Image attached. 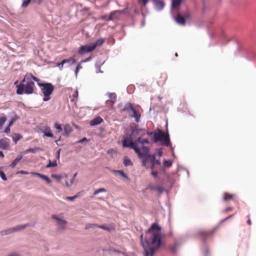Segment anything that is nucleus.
Segmentation results:
<instances>
[{"instance_id": "obj_1", "label": "nucleus", "mask_w": 256, "mask_h": 256, "mask_svg": "<svg viewBox=\"0 0 256 256\" xmlns=\"http://www.w3.org/2000/svg\"><path fill=\"white\" fill-rule=\"evenodd\" d=\"M150 238V243L148 240H143V235L140 236L142 244L144 250V256H153L154 253L160 247L162 235L158 225H152L146 234Z\"/></svg>"}, {"instance_id": "obj_2", "label": "nucleus", "mask_w": 256, "mask_h": 256, "mask_svg": "<svg viewBox=\"0 0 256 256\" xmlns=\"http://www.w3.org/2000/svg\"><path fill=\"white\" fill-rule=\"evenodd\" d=\"M40 80L30 73H27L20 84L17 86L16 94H32L34 92V82Z\"/></svg>"}, {"instance_id": "obj_3", "label": "nucleus", "mask_w": 256, "mask_h": 256, "mask_svg": "<svg viewBox=\"0 0 256 256\" xmlns=\"http://www.w3.org/2000/svg\"><path fill=\"white\" fill-rule=\"evenodd\" d=\"M142 158V166L146 168H150L151 170H153L154 166L160 164V160L156 159L154 154L145 156Z\"/></svg>"}, {"instance_id": "obj_4", "label": "nucleus", "mask_w": 256, "mask_h": 256, "mask_svg": "<svg viewBox=\"0 0 256 256\" xmlns=\"http://www.w3.org/2000/svg\"><path fill=\"white\" fill-rule=\"evenodd\" d=\"M154 140L155 142H161L163 145L166 146H168L170 144L168 134H165L160 130H159L158 132L154 134Z\"/></svg>"}, {"instance_id": "obj_5", "label": "nucleus", "mask_w": 256, "mask_h": 256, "mask_svg": "<svg viewBox=\"0 0 256 256\" xmlns=\"http://www.w3.org/2000/svg\"><path fill=\"white\" fill-rule=\"evenodd\" d=\"M42 88V92L44 96V101H48L50 99V96L54 90V86L50 83L39 84Z\"/></svg>"}, {"instance_id": "obj_6", "label": "nucleus", "mask_w": 256, "mask_h": 256, "mask_svg": "<svg viewBox=\"0 0 256 256\" xmlns=\"http://www.w3.org/2000/svg\"><path fill=\"white\" fill-rule=\"evenodd\" d=\"M145 134L144 131L141 129L135 128L132 130V135H135V136H138L137 139L135 140L137 146L138 142L142 145L149 144L150 142L148 138H142Z\"/></svg>"}, {"instance_id": "obj_7", "label": "nucleus", "mask_w": 256, "mask_h": 256, "mask_svg": "<svg viewBox=\"0 0 256 256\" xmlns=\"http://www.w3.org/2000/svg\"><path fill=\"white\" fill-rule=\"evenodd\" d=\"M132 136H135V135H132V134L130 136L124 137L122 140V146L124 147L130 148L134 150L136 144V142H135V140H133L134 138Z\"/></svg>"}, {"instance_id": "obj_8", "label": "nucleus", "mask_w": 256, "mask_h": 256, "mask_svg": "<svg viewBox=\"0 0 256 256\" xmlns=\"http://www.w3.org/2000/svg\"><path fill=\"white\" fill-rule=\"evenodd\" d=\"M134 150L136 152V153L138 154V158H142V156L150 154V149L147 146H142V152L140 148L136 145V147L134 148Z\"/></svg>"}, {"instance_id": "obj_9", "label": "nucleus", "mask_w": 256, "mask_h": 256, "mask_svg": "<svg viewBox=\"0 0 256 256\" xmlns=\"http://www.w3.org/2000/svg\"><path fill=\"white\" fill-rule=\"evenodd\" d=\"M94 50V46H92V44L88 45L82 46L78 50V54H84L87 52H90Z\"/></svg>"}, {"instance_id": "obj_10", "label": "nucleus", "mask_w": 256, "mask_h": 256, "mask_svg": "<svg viewBox=\"0 0 256 256\" xmlns=\"http://www.w3.org/2000/svg\"><path fill=\"white\" fill-rule=\"evenodd\" d=\"M25 228V225H20L17 226L14 228L8 229L5 231H2L1 232L2 235H6L8 234H10L14 232L20 230L24 229Z\"/></svg>"}, {"instance_id": "obj_11", "label": "nucleus", "mask_w": 256, "mask_h": 256, "mask_svg": "<svg viewBox=\"0 0 256 256\" xmlns=\"http://www.w3.org/2000/svg\"><path fill=\"white\" fill-rule=\"evenodd\" d=\"M128 12V8H126L122 10H115L114 12H110V16H108V20H114L115 19V17H114V15L118 14L120 15L122 14H125L127 12Z\"/></svg>"}, {"instance_id": "obj_12", "label": "nucleus", "mask_w": 256, "mask_h": 256, "mask_svg": "<svg viewBox=\"0 0 256 256\" xmlns=\"http://www.w3.org/2000/svg\"><path fill=\"white\" fill-rule=\"evenodd\" d=\"M10 140L8 138H3L0 140V148L8 150L10 147Z\"/></svg>"}, {"instance_id": "obj_13", "label": "nucleus", "mask_w": 256, "mask_h": 256, "mask_svg": "<svg viewBox=\"0 0 256 256\" xmlns=\"http://www.w3.org/2000/svg\"><path fill=\"white\" fill-rule=\"evenodd\" d=\"M166 79V74L165 73L161 74L160 76L158 77L157 80L158 84L161 86H163V84L165 83Z\"/></svg>"}, {"instance_id": "obj_14", "label": "nucleus", "mask_w": 256, "mask_h": 256, "mask_svg": "<svg viewBox=\"0 0 256 256\" xmlns=\"http://www.w3.org/2000/svg\"><path fill=\"white\" fill-rule=\"evenodd\" d=\"M30 174H31L32 176H38L39 178H41L43 180H45L47 184H50L52 182V180L50 179L47 176L40 174V173L35 172H30Z\"/></svg>"}, {"instance_id": "obj_15", "label": "nucleus", "mask_w": 256, "mask_h": 256, "mask_svg": "<svg viewBox=\"0 0 256 256\" xmlns=\"http://www.w3.org/2000/svg\"><path fill=\"white\" fill-rule=\"evenodd\" d=\"M76 62V60L72 57L69 58L67 59H64L60 63H58L57 66H60V65H62V68H60V70H62L63 68V66L64 64L66 62H71L72 64H74Z\"/></svg>"}, {"instance_id": "obj_16", "label": "nucleus", "mask_w": 256, "mask_h": 256, "mask_svg": "<svg viewBox=\"0 0 256 256\" xmlns=\"http://www.w3.org/2000/svg\"><path fill=\"white\" fill-rule=\"evenodd\" d=\"M235 197L234 194H229L228 192H224L223 194L222 200L224 202H227L230 200H234Z\"/></svg>"}, {"instance_id": "obj_17", "label": "nucleus", "mask_w": 256, "mask_h": 256, "mask_svg": "<svg viewBox=\"0 0 256 256\" xmlns=\"http://www.w3.org/2000/svg\"><path fill=\"white\" fill-rule=\"evenodd\" d=\"M109 100L106 101V102L108 104L110 102L112 104H114L116 100V95L115 93H110L108 94Z\"/></svg>"}, {"instance_id": "obj_18", "label": "nucleus", "mask_w": 256, "mask_h": 256, "mask_svg": "<svg viewBox=\"0 0 256 256\" xmlns=\"http://www.w3.org/2000/svg\"><path fill=\"white\" fill-rule=\"evenodd\" d=\"M103 121L102 118L100 116H97L94 119L92 120L90 122L91 126H94L100 124Z\"/></svg>"}, {"instance_id": "obj_19", "label": "nucleus", "mask_w": 256, "mask_h": 256, "mask_svg": "<svg viewBox=\"0 0 256 256\" xmlns=\"http://www.w3.org/2000/svg\"><path fill=\"white\" fill-rule=\"evenodd\" d=\"M72 128L70 124H66L64 128V135L68 136L72 132Z\"/></svg>"}, {"instance_id": "obj_20", "label": "nucleus", "mask_w": 256, "mask_h": 256, "mask_svg": "<svg viewBox=\"0 0 256 256\" xmlns=\"http://www.w3.org/2000/svg\"><path fill=\"white\" fill-rule=\"evenodd\" d=\"M156 7L157 9L158 10H161L163 8L164 6V4L162 1L158 0H152Z\"/></svg>"}, {"instance_id": "obj_21", "label": "nucleus", "mask_w": 256, "mask_h": 256, "mask_svg": "<svg viewBox=\"0 0 256 256\" xmlns=\"http://www.w3.org/2000/svg\"><path fill=\"white\" fill-rule=\"evenodd\" d=\"M176 22L180 25H184L186 24L185 19L180 14H178L175 18Z\"/></svg>"}, {"instance_id": "obj_22", "label": "nucleus", "mask_w": 256, "mask_h": 256, "mask_svg": "<svg viewBox=\"0 0 256 256\" xmlns=\"http://www.w3.org/2000/svg\"><path fill=\"white\" fill-rule=\"evenodd\" d=\"M98 228L108 232H111L114 230V228L112 225H99Z\"/></svg>"}, {"instance_id": "obj_23", "label": "nucleus", "mask_w": 256, "mask_h": 256, "mask_svg": "<svg viewBox=\"0 0 256 256\" xmlns=\"http://www.w3.org/2000/svg\"><path fill=\"white\" fill-rule=\"evenodd\" d=\"M134 108H133L132 104L128 103L125 104L122 110V111L130 112H132Z\"/></svg>"}, {"instance_id": "obj_24", "label": "nucleus", "mask_w": 256, "mask_h": 256, "mask_svg": "<svg viewBox=\"0 0 256 256\" xmlns=\"http://www.w3.org/2000/svg\"><path fill=\"white\" fill-rule=\"evenodd\" d=\"M132 112V114L130 115V116L132 118H134L136 122H138L140 120V114L138 112L135 110V108H134Z\"/></svg>"}, {"instance_id": "obj_25", "label": "nucleus", "mask_w": 256, "mask_h": 256, "mask_svg": "<svg viewBox=\"0 0 256 256\" xmlns=\"http://www.w3.org/2000/svg\"><path fill=\"white\" fill-rule=\"evenodd\" d=\"M42 132L44 134V135L50 138L54 136V135L52 134L50 128V127H47L46 128V130H44Z\"/></svg>"}, {"instance_id": "obj_26", "label": "nucleus", "mask_w": 256, "mask_h": 256, "mask_svg": "<svg viewBox=\"0 0 256 256\" xmlns=\"http://www.w3.org/2000/svg\"><path fill=\"white\" fill-rule=\"evenodd\" d=\"M182 0H172V8H178L180 5Z\"/></svg>"}, {"instance_id": "obj_27", "label": "nucleus", "mask_w": 256, "mask_h": 256, "mask_svg": "<svg viewBox=\"0 0 256 256\" xmlns=\"http://www.w3.org/2000/svg\"><path fill=\"white\" fill-rule=\"evenodd\" d=\"M22 158V155H20L18 156L12 162V163L10 165V166L12 168H14L16 166L17 164L18 163V162L21 160Z\"/></svg>"}, {"instance_id": "obj_28", "label": "nucleus", "mask_w": 256, "mask_h": 256, "mask_svg": "<svg viewBox=\"0 0 256 256\" xmlns=\"http://www.w3.org/2000/svg\"><path fill=\"white\" fill-rule=\"evenodd\" d=\"M52 218L56 220L58 222H62V224L66 223V222L63 220L62 218L60 215H53Z\"/></svg>"}, {"instance_id": "obj_29", "label": "nucleus", "mask_w": 256, "mask_h": 256, "mask_svg": "<svg viewBox=\"0 0 256 256\" xmlns=\"http://www.w3.org/2000/svg\"><path fill=\"white\" fill-rule=\"evenodd\" d=\"M104 42V40L103 38H99L98 39L95 43L92 44V46H94V49L98 46H100Z\"/></svg>"}, {"instance_id": "obj_30", "label": "nucleus", "mask_w": 256, "mask_h": 256, "mask_svg": "<svg viewBox=\"0 0 256 256\" xmlns=\"http://www.w3.org/2000/svg\"><path fill=\"white\" fill-rule=\"evenodd\" d=\"M22 138V136L19 134H14L13 136V140L15 144Z\"/></svg>"}, {"instance_id": "obj_31", "label": "nucleus", "mask_w": 256, "mask_h": 256, "mask_svg": "<svg viewBox=\"0 0 256 256\" xmlns=\"http://www.w3.org/2000/svg\"><path fill=\"white\" fill-rule=\"evenodd\" d=\"M114 172L116 174H118L122 176L123 178L128 179V177L127 176L122 170H114Z\"/></svg>"}, {"instance_id": "obj_32", "label": "nucleus", "mask_w": 256, "mask_h": 256, "mask_svg": "<svg viewBox=\"0 0 256 256\" xmlns=\"http://www.w3.org/2000/svg\"><path fill=\"white\" fill-rule=\"evenodd\" d=\"M124 164L126 166H129L132 165V162L130 160L127 158H124Z\"/></svg>"}, {"instance_id": "obj_33", "label": "nucleus", "mask_w": 256, "mask_h": 256, "mask_svg": "<svg viewBox=\"0 0 256 256\" xmlns=\"http://www.w3.org/2000/svg\"><path fill=\"white\" fill-rule=\"evenodd\" d=\"M57 166V162L56 160L54 161L53 162H51L50 160H49V162L48 164L46 166V168H49L51 167H55Z\"/></svg>"}, {"instance_id": "obj_34", "label": "nucleus", "mask_w": 256, "mask_h": 256, "mask_svg": "<svg viewBox=\"0 0 256 256\" xmlns=\"http://www.w3.org/2000/svg\"><path fill=\"white\" fill-rule=\"evenodd\" d=\"M106 192V190L104 188H98L94 191V195L95 196V195L98 194L100 192Z\"/></svg>"}, {"instance_id": "obj_35", "label": "nucleus", "mask_w": 256, "mask_h": 256, "mask_svg": "<svg viewBox=\"0 0 256 256\" xmlns=\"http://www.w3.org/2000/svg\"><path fill=\"white\" fill-rule=\"evenodd\" d=\"M54 128L58 130V132H60L62 131V128L61 124L56 123L54 126Z\"/></svg>"}, {"instance_id": "obj_36", "label": "nucleus", "mask_w": 256, "mask_h": 256, "mask_svg": "<svg viewBox=\"0 0 256 256\" xmlns=\"http://www.w3.org/2000/svg\"><path fill=\"white\" fill-rule=\"evenodd\" d=\"M6 120V118L5 116L0 118V128L2 126L4 122Z\"/></svg>"}, {"instance_id": "obj_37", "label": "nucleus", "mask_w": 256, "mask_h": 256, "mask_svg": "<svg viewBox=\"0 0 256 256\" xmlns=\"http://www.w3.org/2000/svg\"><path fill=\"white\" fill-rule=\"evenodd\" d=\"M172 164V162L170 160H164V167H170Z\"/></svg>"}, {"instance_id": "obj_38", "label": "nucleus", "mask_w": 256, "mask_h": 256, "mask_svg": "<svg viewBox=\"0 0 256 256\" xmlns=\"http://www.w3.org/2000/svg\"><path fill=\"white\" fill-rule=\"evenodd\" d=\"M154 190L158 191L160 193H162L164 190V188L162 186H157L154 188Z\"/></svg>"}, {"instance_id": "obj_39", "label": "nucleus", "mask_w": 256, "mask_h": 256, "mask_svg": "<svg viewBox=\"0 0 256 256\" xmlns=\"http://www.w3.org/2000/svg\"><path fill=\"white\" fill-rule=\"evenodd\" d=\"M178 247V245L176 244L174 246H172L170 247V250L173 253H175L176 252Z\"/></svg>"}, {"instance_id": "obj_40", "label": "nucleus", "mask_w": 256, "mask_h": 256, "mask_svg": "<svg viewBox=\"0 0 256 256\" xmlns=\"http://www.w3.org/2000/svg\"><path fill=\"white\" fill-rule=\"evenodd\" d=\"M18 119V117L16 116L12 118L10 123H9V126H11L13 125L14 122L16 121Z\"/></svg>"}, {"instance_id": "obj_41", "label": "nucleus", "mask_w": 256, "mask_h": 256, "mask_svg": "<svg viewBox=\"0 0 256 256\" xmlns=\"http://www.w3.org/2000/svg\"><path fill=\"white\" fill-rule=\"evenodd\" d=\"M40 149V148H30L26 150V152L34 153L36 150H39Z\"/></svg>"}, {"instance_id": "obj_42", "label": "nucleus", "mask_w": 256, "mask_h": 256, "mask_svg": "<svg viewBox=\"0 0 256 256\" xmlns=\"http://www.w3.org/2000/svg\"><path fill=\"white\" fill-rule=\"evenodd\" d=\"M30 0H24L22 4V6L24 8L26 7L30 4Z\"/></svg>"}, {"instance_id": "obj_43", "label": "nucleus", "mask_w": 256, "mask_h": 256, "mask_svg": "<svg viewBox=\"0 0 256 256\" xmlns=\"http://www.w3.org/2000/svg\"><path fill=\"white\" fill-rule=\"evenodd\" d=\"M0 176L4 180H7L5 174L2 170H0Z\"/></svg>"}, {"instance_id": "obj_44", "label": "nucleus", "mask_w": 256, "mask_h": 256, "mask_svg": "<svg viewBox=\"0 0 256 256\" xmlns=\"http://www.w3.org/2000/svg\"><path fill=\"white\" fill-rule=\"evenodd\" d=\"M51 176L52 178H56L58 180H60L62 178V176L61 175H57V174H52Z\"/></svg>"}, {"instance_id": "obj_45", "label": "nucleus", "mask_w": 256, "mask_h": 256, "mask_svg": "<svg viewBox=\"0 0 256 256\" xmlns=\"http://www.w3.org/2000/svg\"><path fill=\"white\" fill-rule=\"evenodd\" d=\"M77 196L76 195L74 196H66V200H74V199H76V198H77Z\"/></svg>"}, {"instance_id": "obj_46", "label": "nucleus", "mask_w": 256, "mask_h": 256, "mask_svg": "<svg viewBox=\"0 0 256 256\" xmlns=\"http://www.w3.org/2000/svg\"><path fill=\"white\" fill-rule=\"evenodd\" d=\"M17 174H28L29 173L28 172H26V171L20 170V171L18 172Z\"/></svg>"}, {"instance_id": "obj_47", "label": "nucleus", "mask_w": 256, "mask_h": 256, "mask_svg": "<svg viewBox=\"0 0 256 256\" xmlns=\"http://www.w3.org/2000/svg\"><path fill=\"white\" fill-rule=\"evenodd\" d=\"M10 126H9V125L4 130V132H6V134H8L10 132Z\"/></svg>"}, {"instance_id": "obj_48", "label": "nucleus", "mask_w": 256, "mask_h": 256, "mask_svg": "<svg viewBox=\"0 0 256 256\" xmlns=\"http://www.w3.org/2000/svg\"><path fill=\"white\" fill-rule=\"evenodd\" d=\"M140 2H142L144 6H146L147 4L148 0H139Z\"/></svg>"}, {"instance_id": "obj_49", "label": "nucleus", "mask_w": 256, "mask_h": 256, "mask_svg": "<svg viewBox=\"0 0 256 256\" xmlns=\"http://www.w3.org/2000/svg\"><path fill=\"white\" fill-rule=\"evenodd\" d=\"M152 174L154 177L156 178L158 176V172L156 171H153L152 172Z\"/></svg>"}, {"instance_id": "obj_50", "label": "nucleus", "mask_w": 256, "mask_h": 256, "mask_svg": "<svg viewBox=\"0 0 256 256\" xmlns=\"http://www.w3.org/2000/svg\"><path fill=\"white\" fill-rule=\"evenodd\" d=\"M87 140H88L86 138H83L80 140L78 142L82 143L83 142H86Z\"/></svg>"}, {"instance_id": "obj_51", "label": "nucleus", "mask_w": 256, "mask_h": 256, "mask_svg": "<svg viewBox=\"0 0 256 256\" xmlns=\"http://www.w3.org/2000/svg\"><path fill=\"white\" fill-rule=\"evenodd\" d=\"M113 252H116V253H118V254H125V252H120V251H119V250H118L116 249H114L113 250Z\"/></svg>"}, {"instance_id": "obj_52", "label": "nucleus", "mask_w": 256, "mask_h": 256, "mask_svg": "<svg viewBox=\"0 0 256 256\" xmlns=\"http://www.w3.org/2000/svg\"><path fill=\"white\" fill-rule=\"evenodd\" d=\"M74 178H73L71 180V181H70V184H68V182H66V186H70V185H72V184L74 183Z\"/></svg>"}, {"instance_id": "obj_53", "label": "nucleus", "mask_w": 256, "mask_h": 256, "mask_svg": "<svg viewBox=\"0 0 256 256\" xmlns=\"http://www.w3.org/2000/svg\"><path fill=\"white\" fill-rule=\"evenodd\" d=\"M8 256H20V255L17 253H12L8 254Z\"/></svg>"}, {"instance_id": "obj_54", "label": "nucleus", "mask_w": 256, "mask_h": 256, "mask_svg": "<svg viewBox=\"0 0 256 256\" xmlns=\"http://www.w3.org/2000/svg\"><path fill=\"white\" fill-rule=\"evenodd\" d=\"M232 210V208L230 207V208H226V209L224 210V212H229V211Z\"/></svg>"}, {"instance_id": "obj_55", "label": "nucleus", "mask_w": 256, "mask_h": 256, "mask_svg": "<svg viewBox=\"0 0 256 256\" xmlns=\"http://www.w3.org/2000/svg\"><path fill=\"white\" fill-rule=\"evenodd\" d=\"M90 59H91V58H90H90H86V60H82V61H81V62H80V63L83 62H88V61H89Z\"/></svg>"}, {"instance_id": "obj_56", "label": "nucleus", "mask_w": 256, "mask_h": 256, "mask_svg": "<svg viewBox=\"0 0 256 256\" xmlns=\"http://www.w3.org/2000/svg\"><path fill=\"white\" fill-rule=\"evenodd\" d=\"M108 18H107V16H101V17H100V19H102V20H108Z\"/></svg>"}, {"instance_id": "obj_57", "label": "nucleus", "mask_w": 256, "mask_h": 256, "mask_svg": "<svg viewBox=\"0 0 256 256\" xmlns=\"http://www.w3.org/2000/svg\"><path fill=\"white\" fill-rule=\"evenodd\" d=\"M76 68H78V70L82 68V66L80 65V64H78Z\"/></svg>"}, {"instance_id": "obj_58", "label": "nucleus", "mask_w": 256, "mask_h": 256, "mask_svg": "<svg viewBox=\"0 0 256 256\" xmlns=\"http://www.w3.org/2000/svg\"><path fill=\"white\" fill-rule=\"evenodd\" d=\"M42 0H34V2H37L38 4H40L42 2Z\"/></svg>"}, {"instance_id": "obj_59", "label": "nucleus", "mask_w": 256, "mask_h": 256, "mask_svg": "<svg viewBox=\"0 0 256 256\" xmlns=\"http://www.w3.org/2000/svg\"><path fill=\"white\" fill-rule=\"evenodd\" d=\"M78 95V92L77 90H76L74 92V94L73 95V96H74V97H77Z\"/></svg>"}, {"instance_id": "obj_60", "label": "nucleus", "mask_w": 256, "mask_h": 256, "mask_svg": "<svg viewBox=\"0 0 256 256\" xmlns=\"http://www.w3.org/2000/svg\"><path fill=\"white\" fill-rule=\"evenodd\" d=\"M78 70H79L77 68H76V70H75V74H76V76H77L78 75Z\"/></svg>"}, {"instance_id": "obj_61", "label": "nucleus", "mask_w": 256, "mask_h": 256, "mask_svg": "<svg viewBox=\"0 0 256 256\" xmlns=\"http://www.w3.org/2000/svg\"><path fill=\"white\" fill-rule=\"evenodd\" d=\"M0 156H1L2 158L4 157V153L2 151H0Z\"/></svg>"}, {"instance_id": "obj_62", "label": "nucleus", "mask_w": 256, "mask_h": 256, "mask_svg": "<svg viewBox=\"0 0 256 256\" xmlns=\"http://www.w3.org/2000/svg\"><path fill=\"white\" fill-rule=\"evenodd\" d=\"M120 15H118V14H116V15H114V17H115V20H116V19H118L119 16H120Z\"/></svg>"}, {"instance_id": "obj_63", "label": "nucleus", "mask_w": 256, "mask_h": 256, "mask_svg": "<svg viewBox=\"0 0 256 256\" xmlns=\"http://www.w3.org/2000/svg\"><path fill=\"white\" fill-rule=\"evenodd\" d=\"M158 154L159 157H160V156H161L162 154V152L161 151H159Z\"/></svg>"}, {"instance_id": "obj_64", "label": "nucleus", "mask_w": 256, "mask_h": 256, "mask_svg": "<svg viewBox=\"0 0 256 256\" xmlns=\"http://www.w3.org/2000/svg\"><path fill=\"white\" fill-rule=\"evenodd\" d=\"M247 223H248V224H251V221H250V218L248 219V220L247 221Z\"/></svg>"}]
</instances>
